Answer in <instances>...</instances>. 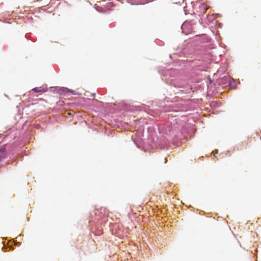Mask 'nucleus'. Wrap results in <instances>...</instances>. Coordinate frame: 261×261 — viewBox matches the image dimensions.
Instances as JSON below:
<instances>
[{
    "instance_id": "nucleus-3",
    "label": "nucleus",
    "mask_w": 261,
    "mask_h": 261,
    "mask_svg": "<svg viewBox=\"0 0 261 261\" xmlns=\"http://www.w3.org/2000/svg\"><path fill=\"white\" fill-rule=\"evenodd\" d=\"M186 26V23H184L181 26V29L183 30L184 28Z\"/></svg>"
},
{
    "instance_id": "nucleus-2",
    "label": "nucleus",
    "mask_w": 261,
    "mask_h": 261,
    "mask_svg": "<svg viewBox=\"0 0 261 261\" xmlns=\"http://www.w3.org/2000/svg\"><path fill=\"white\" fill-rule=\"evenodd\" d=\"M32 91H33L35 92H44L45 90H44L43 89H39L38 88H34L32 89Z\"/></svg>"
},
{
    "instance_id": "nucleus-1",
    "label": "nucleus",
    "mask_w": 261,
    "mask_h": 261,
    "mask_svg": "<svg viewBox=\"0 0 261 261\" xmlns=\"http://www.w3.org/2000/svg\"><path fill=\"white\" fill-rule=\"evenodd\" d=\"M5 150L4 149H0V162L5 158Z\"/></svg>"
},
{
    "instance_id": "nucleus-4",
    "label": "nucleus",
    "mask_w": 261,
    "mask_h": 261,
    "mask_svg": "<svg viewBox=\"0 0 261 261\" xmlns=\"http://www.w3.org/2000/svg\"><path fill=\"white\" fill-rule=\"evenodd\" d=\"M218 153V150H215V153H214V156H215V155H216V154H217Z\"/></svg>"
}]
</instances>
